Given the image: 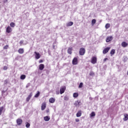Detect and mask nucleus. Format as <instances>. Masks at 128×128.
I'll return each instance as SVG.
<instances>
[{
	"instance_id": "obj_1",
	"label": "nucleus",
	"mask_w": 128,
	"mask_h": 128,
	"mask_svg": "<svg viewBox=\"0 0 128 128\" xmlns=\"http://www.w3.org/2000/svg\"><path fill=\"white\" fill-rule=\"evenodd\" d=\"M86 54V49L84 48H81L79 50V54L80 56H84Z\"/></svg>"
},
{
	"instance_id": "obj_2",
	"label": "nucleus",
	"mask_w": 128,
	"mask_h": 128,
	"mask_svg": "<svg viewBox=\"0 0 128 128\" xmlns=\"http://www.w3.org/2000/svg\"><path fill=\"white\" fill-rule=\"evenodd\" d=\"M72 64L74 66H76L78 64V58L76 57H74L72 60Z\"/></svg>"
},
{
	"instance_id": "obj_3",
	"label": "nucleus",
	"mask_w": 128,
	"mask_h": 128,
	"mask_svg": "<svg viewBox=\"0 0 128 128\" xmlns=\"http://www.w3.org/2000/svg\"><path fill=\"white\" fill-rule=\"evenodd\" d=\"M110 50V47L105 48L102 51V54H108V51Z\"/></svg>"
},
{
	"instance_id": "obj_4",
	"label": "nucleus",
	"mask_w": 128,
	"mask_h": 128,
	"mask_svg": "<svg viewBox=\"0 0 128 128\" xmlns=\"http://www.w3.org/2000/svg\"><path fill=\"white\" fill-rule=\"evenodd\" d=\"M66 86H64L60 88V94H64V92H66Z\"/></svg>"
},
{
	"instance_id": "obj_5",
	"label": "nucleus",
	"mask_w": 128,
	"mask_h": 128,
	"mask_svg": "<svg viewBox=\"0 0 128 128\" xmlns=\"http://www.w3.org/2000/svg\"><path fill=\"white\" fill-rule=\"evenodd\" d=\"M34 54H36L35 55V58H36V60H38V58H40V53L35 52H34Z\"/></svg>"
},
{
	"instance_id": "obj_6",
	"label": "nucleus",
	"mask_w": 128,
	"mask_h": 128,
	"mask_svg": "<svg viewBox=\"0 0 128 128\" xmlns=\"http://www.w3.org/2000/svg\"><path fill=\"white\" fill-rule=\"evenodd\" d=\"M96 60H97L96 57L93 56L92 57L91 62L92 64H96Z\"/></svg>"
},
{
	"instance_id": "obj_7",
	"label": "nucleus",
	"mask_w": 128,
	"mask_h": 128,
	"mask_svg": "<svg viewBox=\"0 0 128 128\" xmlns=\"http://www.w3.org/2000/svg\"><path fill=\"white\" fill-rule=\"evenodd\" d=\"M12 32V28L10 26H8L6 29V32L8 34H10Z\"/></svg>"
},
{
	"instance_id": "obj_8",
	"label": "nucleus",
	"mask_w": 128,
	"mask_h": 128,
	"mask_svg": "<svg viewBox=\"0 0 128 128\" xmlns=\"http://www.w3.org/2000/svg\"><path fill=\"white\" fill-rule=\"evenodd\" d=\"M46 103L43 102L41 106L42 110H46Z\"/></svg>"
},
{
	"instance_id": "obj_9",
	"label": "nucleus",
	"mask_w": 128,
	"mask_h": 128,
	"mask_svg": "<svg viewBox=\"0 0 128 128\" xmlns=\"http://www.w3.org/2000/svg\"><path fill=\"white\" fill-rule=\"evenodd\" d=\"M16 124H17L18 126H20V124H22V120L20 118H18L16 120Z\"/></svg>"
},
{
	"instance_id": "obj_10",
	"label": "nucleus",
	"mask_w": 128,
	"mask_h": 128,
	"mask_svg": "<svg viewBox=\"0 0 128 128\" xmlns=\"http://www.w3.org/2000/svg\"><path fill=\"white\" fill-rule=\"evenodd\" d=\"M111 40H112V36H108L106 38V42H110Z\"/></svg>"
},
{
	"instance_id": "obj_11",
	"label": "nucleus",
	"mask_w": 128,
	"mask_h": 128,
	"mask_svg": "<svg viewBox=\"0 0 128 128\" xmlns=\"http://www.w3.org/2000/svg\"><path fill=\"white\" fill-rule=\"evenodd\" d=\"M121 44L122 48H126V46H128V43H126V42H123Z\"/></svg>"
},
{
	"instance_id": "obj_12",
	"label": "nucleus",
	"mask_w": 128,
	"mask_h": 128,
	"mask_svg": "<svg viewBox=\"0 0 128 128\" xmlns=\"http://www.w3.org/2000/svg\"><path fill=\"white\" fill-rule=\"evenodd\" d=\"M32 93L31 92L29 96H28V97L26 98V102H30V98H32Z\"/></svg>"
},
{
	"instance_id": "obj_13",
	"label": "nucleus",
	"mask_w": 128,
	"mask_h": 128,
	"mask_svg": "<svg viewBox=\"0 0 128 128\" xmlns=\"http://www.w3.org/2000/svg\"><path fill=\"white\" fill-rule=\"evenodd\" d=\"M68 53L69 54H72V48H68Z\"/></svg>"
},
{
	"instance_id": "obj_14",
	"label": "nucleus",
	"mask_w": 128,
	"mask_h": 128,
	"mask_svg": "<svg viewBox=\"0 0 128 128\" xmlns=\"http://www.w3.org/2000/svg\"><path fill=\"white\" fill-rule=\"evenodd\" d=\"M128 120V114H124V118H123V120L124 122H126Z\"/></svg>"
},
{
	"instance_id": "obj_15",
	"label": "nucleus",
	"mask_w": 128,
	"mask_h": 128,
	"mask_svg": "<svg viewBox=\"0 0 128 128\" xmlns=\"http://www.w3.org/2000/svg\"><path fill=\"white\" fill-rule=\"evenodd\" d=\"M44 64H40L39 65V70H44Z\"/></svg>"
},
{
	"instance_id": "obj_16",
	"label": "nucleus",
	"mask_w": 128,
	"mask_h": 128,
	"mask_svg": "<svg viewBox=\"0 0 128 128\" xmlns=\"http://www.w3.org/2000/svg\"><path fill=\"white\" fill-rule=\"evenodd\" d=\"M49 102L50 104H54L56 102V99L54 98H51L49 99Z\"/></svg>"
},
{
	"instance_id": "obj_17",
	"label": "nucleus",
	"mask_w": 128,
	"mask_h": 128,
	"mask_svg": "<svg viewBox=\"0 0 128 128\" xmlns=\"http://www.w3.org/2000/svg\"><path fill=\"white\" fill-rule=\"evenodd\" d=\"M5 112L6 109H4V106L0 107V116H2V112Z\"/></svg>"
},
{
	"instance_id": "obj_18",
	"label": "nucleus",
	"mask_w": 128,
	"mask_h": 128,
	"mask_svg": "<svg viewBox=\"0 0 128 128\" xmlns=\"http://www.w3.org/2000/svg\"><path fill=\"white\" fill-rule=\"evenodd\" d=\"M18 54H24V48H20L18 50Z\"/></svg>"
},
{
	"instance_id": "obj_19",
	"label": "nucleus",
	"mask_w": 128,
	"mask_h": 128,
	"mask_svg": "<svg viewBox=\"0 0 128 128\" xmlns=\"http://www.w3.org/2000/svg\"><path fill=\"white\" fill-rule=\"evenodd\" d=\"M76 116H77V118H80V116H82V111L80 110L78 111L76 114Z\"/></svg>"
},
{
	"instance_id": "obj_20",
	"label": "nucleus",
	"mask_w": 128,
	"mask_h": 128,
	"mask_svg": "<svg viewBox=\"0 0 128 128\" xmlns=\"http://www.w3.org/2000/svg\"><path fill=\"white\" fill-rule=\"evenodd\" d=\"M50 120V118L48 116H46L44 117V120L45 122H48Z\"/></svg>"
},
{
	"instance_id": "obj_21",
	"label": "nucleus",
	"mask_w": 128,
	"mask_h": 128,
	"mask_svg": "<svg viewBox=\"0 0 128 128\" xmlns=\"http://www.w3.org/2000/svg\"><path fill=\"white\" fill-rule=\"evenodd\" d=\"M72 24H74V22H70L67 24L66 26H72Z\"/></svg>"
},
{
	"instance_id": "obj_22",
	"label": "nucleus",
	"mask_w": 128,
	"mask_h": 128,
	"mask_svg": "<svg viewBox=\"0 0 128 128\" xmlns=\"http://www.w3.org/2000/svg\"><path fill=\"white\" fill-rule=\"evenodd\" d=\"M105 28L106 30H108V28H110V24L108 23L106 24L105 26Z\"/></svg>"
},
{
	"instance_id": "obj_23",
	"label": "nucleus",
	"mask_w": 128,
	"mask_h": 128,
	"mask_svg": "<svg viewBox=\"0 0 128 128\" xmlns=\"http://www.w3.org/2000/svg\"><path fill=\"white\" fill-rule=\"evenodd\" d=\"M80 101H76L74 104L76 106H80Z\"/></svg>"
},
{
	"instance_id": "obj_24",
	"label": "nucleus",
	"mask_w": 128,
	"mask_h": 128,
	"mask_svg": "<svg viewBox=\"0 0 128 128\" xmlns=\"http://www.w3.org/2000/svg\"><path fill=\"white\" fill-rule=\"evenodd\" d=\"M10 26L12 28H14V26H16V24H14V22H12L10 24Z\"/></svg>"
},
{
	"instance_id": "obj_25",
	"label": "nucleus",
	"mask_w": 128,
	"mask_h": 128,
	"mask_svg": "<svg viewBox=\"0 0 128 128\" xmlns=\"http://www.w3.org/2000/svg\"><path fill=\"white\" fill-rule=\"evenodd\" d=\"M74 98H78V93L75 92L73 94Z\"/></svg>"
},
{
	"instance_id": "obj_26",
	"label": "nucleus",
	"mask_w": 128,
	"mask_h": 128,
	"mask_svg": "<svg viewBox=\"0 0 128 128\" xmlns=\"http://www.w3.org/2000/svg\"><path fill=\"white\" fill-rule=\"evenodd\" d=\"M96 116V112H92V113L90 114V116L92 118V116Z\"/></svg>"
},
{
	"instance_id": "obj_27",
	"label": "nucleus",
	"mask_w": 128,
	"mask_h": 128,
	"mask_svg": "<svg viewBox=\"0 0 128 128\" xmlns=\"http://www.w3.org/2000/svg\"><path fill=\"white\" fill-rule=\"evenodd\" d=\"M116 53V50L114 49H112L111 51H110V54L112 55H114V54Z\"/></svg>"
},
{
	"instance_id": "obj_28",
	"label": "nucleus",
	"mask_w": 128,
	"mask_h": 128,
	"mask_svg": "<svg viewBox=\"0 0 128 128\" xmlns=\"http://www.w3.org/2000/svg\"><path fill=\"white\" fill-rule=\"evenodd\" d=\"M26 126L27 128H30V123H28V122H26Z\"/></svg>"
},
{
	"instance_id": "obj_29",
	"label": "nucleus",
	"mask_w": 128,
	"mask_h": 128,
	"mask_svg": "<svg viewBox=\"0 0 128 128\" xmlns=\"http://www.w3.org/2000/svg\"><path fill=\"white\" fill-rule=\"evenodd\" d=\"M24 78H26V75L24 74H22L20 76V80H24Z\"/></svg>"
},
{
	"instance_id": "obj_30",
	"label": "nucleus",
	"mask_w": 128,
	"mask_h": 128,
	"mask_svg": "<svg viewBox=\"0 0 128 128\" xmlns=\"http://www.w3.org/2000/svg\"><path fill=\"white\" fill-rule=\"evenodd\" d=\"M40 92L38 91V92L36 94H35L34 96V98H38V96H40Z\"/></svg>"
},
{
	"instance_id": "obj_31",
	"label": "nucleus",
	"mask_w": 128,
	"mask_h": 128,
	"mask_svg": "<svg viewBox=\"0 0 128 128\" xmlns=\"http://www.w3.org/2000/svg\"><path fill=\"white\" fill-rule=\"evenodd\" d=\"M82 86H84V84L82 82H80L78 86L79 88H82Z\"/></svg>"
},
{
	"instance_id": "obj_32",
	"label": "nucleus",
	"mask_w": 128,
	"mask_h": 128,
	"mask_svg": "<svg viewBox=\"0 0 128 128\" xmlns=\"http://www.w3.org/2000/svg\"><path fill=\"white\" fill-rule=\"evenodd\" d=\"M90 76H94V72H90Z\"/></svg>"
},
{
	"instance_id": "obj_33",
	"label": "nucleus",
	"mask_w": 128,
	"mask_h": 128,
	"mask_svg": "<svg viewBox=\"0 0 128 128\" xmlns=\"http://www.w3.org/2000/svg\"><path fill=\"white\" fill-rule=\"evenodd\" d=\"M96 19H93L92 20V24H96Z\"/></svg>"
},
{
	"instance_id": "obj_34",
	"label": "nucleus",
	"mask_w": 128,
	"mask_h": 128,
	"mask_svg": "<svg viewBox=\"0 0 128 128\" xmlns=\"http://www.w3.org/2000/svg\"><path fill=\"white\" fill-rule=\"evenodd\" d=\"M8 84V80H4V84Z\"/></svg>"
},
{
	"instance_id": "obj_35",
	"label": "nucleus",
	"mask_w": 128,
	"mask_h": 128,
	"mask_svg": "<svg viewBox=\"0 0 128 128\" xmlns=\"http://www.w3.org/2000/svg\"><path fill=\"white\" fill-rule=\"evenodd\" d=\"M8 45H6L4 47V50H8Z\"/></svg>"
},
{
	"instance_id": "obj_36",
	"label": "nucleus",
	"mask_w": 128,
	"mask_h": 128,
	"mask_svg": "<svg viewBox=\"0 0 128 128\" xmlns=\"http://www.w3.org/2000/svg\"><path fill=\"white\" fill-rule=\"evenodd\" d=\"M64 100H68V97L67 96H65L64 97Z\"/></svg>"
},
{
	"instance_id": "obj_37",
	"label": "nucleus",
	"mask_w": 128,
	"mask_h": 128,
	"mask_svg": "<svg viewBox=\"0 0 128 128\" xmlns=\"http://www.w3.org/2000/svg\"><path fill=\"white\" fill-rule=\"evenodd\" d=\"M3 70H8V66H4L3 68Z\"/></svg>"
},
{
	"instance_id": "obj_38",
	"label": "nucleus",
	"mask_w": 128,
	"mask_h": 128,
	"mask_svg": "<svg viewBox=\"0 0 128 128\" xmlns=\"http://www.w3.org/2000/svg\"><path fill=\"white\" fill-rule=\"evenodd\" d=\"M24 44V40H20V46H22Z\"/></svg>"
},
{
	"instance_id": "obj_39",
	"label": "nucleus",
	"mask_w": 128,
	"mask_h": 128,
	"mask_svg": "<svg viewBox=\"0 0 128 128\" xmlns=\"http://www.w3.org/2000/svg\"><path fill=\"white\" fill-rule=\"evenodd\" d=\"M76 122H80V119H78V118H76Z\"/></svg>"
},
{
	"instance_id": "obj_40",
	"label": "nucleus",
	"mask_w": 128,
	"mask_h": 128,
	"mask_svg": "<svg viewBox=\"0 0 128 128\" xmlns=\"http://www.w3.org/2000/svg\"><path fill=\"white\" fill-rule=\"evenodd\" d=\"M108 60V58H104V62H106V60Z\"/></svg>"
},
{
	"instance_id": "obj_41",
	"label": "nucleus",
	"mask_w": 128,
	"mask_h": 128,
	"mask_svg": "<svg viewBox=\"0 0 128 128\" xmlns=\"http://www.w3.org/2000/svg\"><path fill=\"white\" fill-rule=\"evenodd\" d=\"M46 112L47 114H48V112H50V109L46 110Z\"/></svg>"
},
{
	"instance_id": "obj_42",
	"label": "nucleus",
	"mask_w": 128,
	"mask_h": 128,
	"mask_svg": "<svg viewBox=\"0 0 128 128\" xmlns=\"http://www.w3.org/2000/svg\"><path fill=\"white\" fill-rule=\"evenodd\" d=\"M44 62V60H40L39 61L40 64H41L42 62Z\"/></svg>"
},
{
	"instance_id": "obj_43",
	"label": "nucleus",
	"mask_w": 128,
	"mask_h": 128,
	"mask_svg": "<svg viewBox=\"0 0 128 128\" xmlns=\"http://www.w3.org/2000/svg\"><path fill=\"white\" fill-rule=\"evenodd\" d=\"M56 94H58V93H57Z\"/></svg>"
},
{
	"instance_id": "obj_44",
	"label": "nucleus",
	"mask_w": 128,
	"mask_h": 128,
	"mask_svg": "<svg viewBox=\"0 0 128 128\" xmlns=\"http://www.w3.org/2000/svg\"><path fill=\"white\" fill-rule=\"evenodd\" d=\"M0 104H1V103H0Z\"/></svg>"
}]
</instances>
